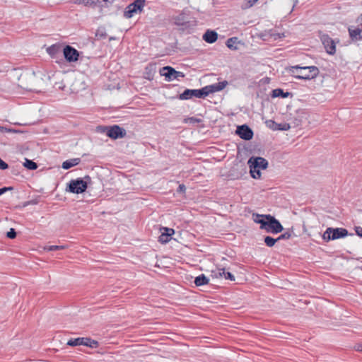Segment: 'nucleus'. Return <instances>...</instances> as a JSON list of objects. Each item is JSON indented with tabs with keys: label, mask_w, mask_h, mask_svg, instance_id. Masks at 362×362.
Returning <instances> with one entry per match:
<instances>
[{
	"label": "nucleus",
	"mask_w": 362,
	"mask_h": 362,
	"mask_svg": "<svg viewBox=\"0 0 362 362\" xmlns=\"http://www.w3.org/2000/svg\"><path fill=\"white\" fill-rule=\"evenodd\" d=\"M253 220L255 223L260 224V228L264 230L267 233L276 234L284 229L281 223L270 214H254Z\"/></svg>",
	"instance_id": "1"
},
{
	"label": "nucleus",
	"mask_w": 362,
	"mask_h": 362,
	"mask_svg": "<svg viewBox=\"0 0 362 362\" xmlns=\"http://www.w3.org/2000/svg\"><path fill=\"white\" fill-rule=\"evenodd\" d=\"M247 164L251 177L254 179H259L261 177L260 170H264L268 167V161L262 157L252 156L249 158Z\"/></svg>",
	"instance_id": "2"
},
{
	"label": "nucleus",
	"mask_w": 362,
	"mask_h": 362,
	"mask_svg": "<svg viewBox=\"0 0 362 362\" xmlns=\"http://www.w3.org/2000/svg\"><path fill=\"white\" fill-rule=\"evenodd\" d=\"M319 72L318 68L315 66L296 65V78L311 80L317 77Z\"/></svg>",
	"instance_id": "3"
},
{
	"label": "nucleus",
	"mask_w": 362,
	"mask_h": 362,
	"mask_svg": "<svg viewBox=\"0 0 362 362\" xmlns=\"http://www.w3.org/2000/svg\"><path fill=\"white\" fill-rule=\"evenodd\" d=\"M349 235H353V233L349 234L348 230L344 228H331L329 227L322 234V239L326 241L334 240L345 238Z\"/></svg>",
	"instance_id": "4"
},
{
	"label": "nucleus",
	"mask_w": 362,
	"mask_h": 362,
	"mask_svg": "<svg viewBox=\"0 0 362 362\" xmlns=\"http://www.w3.org/2000/svg\"><path fill=\"white\" fill-rule=\"evenodd\" d=\"M175 25L180 28L182 31L192 29L196 25L195 21H192L189 15L182 12L173 18Z\"/></svg>",
	"instance_id": "5"
},
{
	"label": "nucleus",
	"mask_w": 362,
	"mask_h": 362,
	"mask_svg": "<svg viewBox=\"0 0 362 362\" xmlns=\"http://www.w3.org/2000/svg\"><path fill=\"white\" fill-rule=\"evenodd\" d=\"M208 95L207 88L205 87L201 89H186L179 95L180 100H189L193 97L204 98Z\"/></svg>",
	"instance_id": "6"
},
{
	"label": "nucleus",
	"mask_w": 362,
	"mask_h": 362,
	"mask_svg": "<svg viewBox=\"0 0 362 362\" xmlns=\"http://www.w3.org/2000/svg\"><path fill=\"white\" fill-rule=\"evenodd\" d=\"M87 183L81 178L71 180L68 184V191L74 194L84 192L87 189Z\"/></svg>",
	"instance_id": "7"
},
{
	"label": "nucleus",
	"mask_w": 362,
	"mask_h": 362,
	"mask_svg": "<svg viewBox=\"0 0 362 362\" xmlns=\"http://www.w3.org/2000/svg\"><path fill=\"white\" fill-rule=\"evenodd\" d=\"M98 341L88 337H78L69 339L66 344L70 346H76L83 345L86 346L95 348L98 346Z\"/></svg>",
	"instance_id": "8"
},
{
	"label": "nucleus",
	"mask_w": 362,
	"mask_h": 362,
	"mask_svg": "<svg viewBox=\"0 0 362 362\" xmlns=\"http://www.w3.org/2000/svg\"><path fill=\"white\" fill-rule=\"evenodd\" d=\"M160 74L161 76H165L168 81L173 79H178L179 78H183L185 76V74L182 72L177 71L174 68L169 66L163 67L160 70Z\"/></svg>",
	"instance_id": "9"
},
{
	"label": "nucleus",
	"mask_w": 362,
	"mask_h": 362,
	"mask_svg": "<svg viewBox=\"0 0 362 362\" xmlns=\"http://www.w3.org/2000/svg\"><path fill=\"white\" fill-rule=\"evenodd\" d=\"M105 133L107 136L113 139L124 138L127 134L125 129L118 125L106 127Z\"/></svg>",
	"instance_id": "10"
},
{
	"label": "nucleus",
	"mask_w": 362,
	"mask_h": 362,
	"mask_svg": "<svg viewBox=\"0 0 362 362\" xmlns=\"http://www.w3.org/2000/svg\"><path fill=\"white\" fill-rule=\"evenodd\" d=\"M144 6V0H136L130 4L124 11V16L127 18H132L137 11H141Z\"/></svg>",
	"instance_id": "11"
},
{
	"label": "nucleus",
	"mask_w": 362,
	"mask_h": 362,
	"mask_svg": "<svg viewBox=\"0 0 362 362\" xmlns=\"http://www.w3.org/2000/svg\"><path fill=\"white\" fill-rule=\"evenodd\" d=\"M65 59L69 62H75L79 57V52L70 45H66L63 49Z\"/></svg>",
	"instance_id": "12"
},
{
	"label": "nucleus",
	"mask_w": 362,
	"mask_h": 362,
	"mask_svg": "<svg viewBox=\"0 0 362 362\" xmlns=\"http://www.w3.org/2000/svg\"><path fill=\"white\" fill-rule=\"evenodd\" d=\"M235 133L242 139L246 141L253 137V131L247 124L238 126Z\"/></svg>",
	"instance_id": "13"
},
{
	"label": "nucleus",
	"mask_w": 362,
	"mask_h": 362,
	"mask_svg": "<svg viewBox=\"0 0 362 362\" xmlns=\"http://www.w3.org/2000/svg\"><path fill=\"white\" fill-rule=\"evenodd\" d=\"M308 113L304 111H298L296 112V127L300 126V129L308 127Z\"/></svg>",
	"instance_id": "14"
},
{
	"label": "nucleus",
	"mask_w": 362,
	"mask_h": 362,
	"mask_svg": "<svg viewBox=\"0 0 362 362\" xmlns=\"http://www.w3.org/2000/svg\"><path fill=\"white\" fill-rule=\"evenodd\" d=\"M322 42L328 54H334L336 52L335 43L331 37L328 35H323Z\"/></svg>",
	"instance_id": "15"
},
{
	"label": "nucleus",
	"mask_w": 362,
	"mask_h": 362,
	"mask_svg": "<svg viewBox=\"0 0 362 362\" xmlns=\"http://www.w3.org/2000/svg\"><path fill=\"white\" fill-rule=\"evenodd\" d=\"M161 234L158 237V241L161 243H167L170 239L171 236L174 234L175 231L173 228L163 227L160 229Z\"/></svg>",
	"instance_id": "16"
},
{
	"label": "nucleus",
	"mask_w": 362,
	"mask_h": 362,
	"mask_svg": "<svg viewBox=\"0 0 362 362\" xmlns=\"http://www.w3.org/2000/svg\"><path fill=\"white\" fill-rule=\"evenodd\" d=\"M228 82L226 81H223L210 86H206V88H207L208 95L210 93L218 92L223 90V88H225Z\"/></svg>",
	"instance_id": "17"
},
{
	"label": "nucleus",
	"mask_w": 362,
	"mask_h": 362,
	"mask_svg": "<svg viewBox=\"0 0 362 362\" xmlns=\"http://www.w3.org/2000/svg\"><path fill=\"white\" fill-rule=\"evenodd\" d=\"M203 40L208 43H214L218 39V34L214 30H207L202 37Z\"/></svg>",
	"instance_id": "18"
},
{
	"label": "nucleus",
	"mask_w": 362,
	"mask_h": 362,
	"mask_svg": "<svg viewBox=\"0 0 362 362\" xmlns=\"http://www.w3.org/2000/svg\"><path fill=\"white\" fill-rule=\"evenodd\" d=\"M349 36L353 40H360L362 39V28H349Z\"/></svg>",
	"instance_id": "19"
},
{
	"label": "nucleus",
	"mask_w": 362,
	"mask_h": 362,
	"mask_svg": "<svg viewBox=\"0 0 362 362\" xmlns=\"http://www.w3.org/2000/svg\"><path fill=\"white\" fill-rule=\"evenodd\" d=\"M62 51V46L59 44H54L47 48V52L52 57L54 58Z\"/></svg>",
	"instance_id": "20"
},
{
	"label": "nucleus",
	"mask_w": 362,
	"mask_h": 362,
	"mask_svg": "<svg viewBox=\"0 0 362 362\" xmlns=\"http://www.w3.org/2000/svg\"><path fill=\"white\" fill-rule=\"evenodd\" d=\"M80 162L81 159L78 158L66 160L63 162L62 167L64 170H68L74 166L77 165Z\"/></svg>",
	"instance_id": "21"
},
{
	"label": "nucleus",
	"mask_w": 362,
	"mask_h": 362,
	"mask_svg": "<svg viewBox=\"0 0 362 362\" xmlns=\"http://www.w3.org/2000/svg\"><path fill=\"white\" fill-rule=\"evenodd\" d=\"M209 281V279L204 274H201L195 278L194 282L197 286H201L208 284Z\"/></svg>",
	"instance_id": "22"
},
{
	"label": "nucleus",
	"mask_w": 362,
	"mask_h": 362,
	"mask_svg": "<svg viewBox=\"0 0 362 362\" xmlns=\"http://www.w3.org/2000/svg\"><path fill=\"white\" fill-rule=\"evenodd\" d=\"M289 95H291V93L288 92H284L281 88H276L272 90V98H277V97H281L283 98L288 97Z\"/></svg>",
	"instance_id": "23"
},
{
	"label": "nucleus",
	"mask_w": 362,
	"mask_h": 362,
	"mask_svg": "<svg viewBox=\"0 0 362 362\" xmlns=\"http://www.w3.org/2000/svg\"><path fill=\"white\" fill-rule=\"evenodd\" d=\"M100 3V0H75V4H83L86 6H95Z\"/></svg>",
	"instance_id": "24"
},
{
	"label": "nucleus",
	"mask_w": 362,
	"mask_h": 362,
	"mask_svg": "<svg viewBox=\"0 0 362 362\" xmlns=\"http://www.w3.org/2000/svg\"><path fill=\"white\" fill-rule=\"evenodd\" d=\"M238 42H238V37H230L227 40L226 46L232 50H237L238 49L237 44Z\"/></svg>",
	"instance_id": "25"
},
{
	"label": "nucleus",
	"mask_w": 362,
	"mask_h": 362,
	"mask_svg": "<svg viewBox=\"0 0 362 362\" xmlns=\"http://www.w3.org/2000/svg\"><path fill=\"white\" fill-rule=\"evenodd\" d=\"M23 166L29 170H36L37 168V164L28 158L25 159V162L23 163Z\"/></svg>",
	"instance_id": "26"
},
{
	"label": "nucleus",
	"mask_w": 362,
	"mask_h": 362,
	"mask_svg": "<svg viewBox=\"0 0 362 362\" xmlns=\"http://www.w3.org/2000/svg\"><path fill=\"white\" fill-rule=\"evenodd\" d=\"M223 274H224V268H217L211 271V276L213 279L221 278L223 277Z\"/></svg>",
	"instance_id": "27"
},
{
	"label": "nucleus",
	"mask_w": 362,
	"mask_h": 362,
	"mask_svg": "<svg viewBox=\"0 0 362 362\" xmlns=\"http://www.w3.org/2000/svg\"><path fill=\"white\" fill-rule=\"evenodd\" d=\"M267 123H272L274 125L278 126V127L274 128V130H287L290 128V126L288 124H277L275 122L272 120H269L267 122Z\"/></svg>",
	"instance_id": "28"
},
{
	"label": "nucleus",
	"mask_w": 362,
	"mask_h": 362,
	"mask_svg": "<svg viewBox=\"0 0 362 362\" xmlns=\"http://www.w3.org/2000/svg\"><path fill=\"white\" fill-rule=\"evenodd\" d=\"M95 36L100 39H105L107 37L105 28H98V30H96Z\"/></svg>",
	"instance_id": "29"
},
{
	"label": "nucleus",
	"mask_w": 362,
	"mask_h": 362,
	"mask_svg": "<svg viewBox=\"0 0 362 362\" xmlns=\"http://www.w3.org/2000/svg\"><path fill=\"white\" fill-rule=\"evenodd\" d=\"M66 248V245H49L45 247V250L47 251H55L59 250H64Z\"/></svg>",
	"instance_id": "30"
},
{
	"label": "nucleus",
	"mask_w": 362,
	"mask_h": 362,
	"mask_svg": "<svg viewBox=\"0 0 362 362\" xmlns=\"http://www.w3.org/2000/svg\"><path fill=\"white\" fill-rule=\"evenodd\" d=\"M277 242V239H274L271 236L264 238V243L268 247H272Z\"/></svg>",
	"instance_id": "31"
},
{
	"label": "nucleus",
	"mask_w": 362,
	"mask_h": 362,
	"mask_svg": "<svg viewBox=\"0 0 362 362\" xmlns=\"http://www.w3.org/2000/svg\"><path fill=\"white\" fill-rule=\"evenodd\" d=\"M223 277H224L226 279H229L230 281H235V276L233 274H232L229 272H226L224 270V274H223Z\"/></svg>",
	"instance_id": "32"
},
{
	"label": "nucleus",
	"mask_w": 362,
	"mask_h": 362,
	"mask_svg": "<svg viewBox=\"0 0 362 362\" xmlns=\"http://www.w3.org/2000/svg\"><path fill=\"white\" fill-rule=\"evenodd\" d=\"M7 238L10 239H13L16 236V232L13 228H11L8 232H7L6 234Z\"/></svg>",
	"instance_id": "33"
},
{
	"label": "nucleus",
	"mask_w": 362,
	"mask_h": 362,
	"mask_svg": "<svg viewBox=\"0 0 362 362\" xmlns=\"http://www.w3.org/2000/svg\"><path fill=\"white\" fill-rule=\"evenodd\" d=\"M291 237V234L288 232L281 234L279 238H277V241L282 239H288Z\"/></svg>",
	"instance_id": "34"
},
{
	"label": "nucleus",
	"mask_w": 362,
	"mask_h": 362,
	"mask_svg": "<svg viewBox=\"0 0 362 362\" xmlns=\"http://www.w3.org/2000/svg\"><path fill=\"white\" fill-rule=\"evenodd\" d=\"M259 0H247V4L245 8H250L254 6Z\"/></svg>",
	"instance_id": "35"
},
{
	"label": "nucleus",
	"mask_w": 362,
	"mask_h": 362,
	"mask_svg": "<svg viewBox=\"0 0 362 362\" xmlns=\"http://www.w3.org/2000/svg\"><path fill=\"white\" fill-rule=\"evenodd\" d=\"M8 168V165L0 158V170H6Z\"/></svg>",
	"instance_id": "36"
},
{
	"label": "nucleus",
	"mask_w": 362,
	"mask_h": 362,
	"mask_svg": "<svg viewBox=\"0 0 362 362\" xmlns=\"http://www.w3.org/2000/svg\"><path fill=\"white\" fill-rule=\"evenodd\" d=\"M354 230H355V232H356V234L362 238V227L361 226H355L354 227Z\"/></svg>",
	"instance_id": "37"
},
{
	"label": "nucleus",
	"mask_w": 362,
	"mask_h": 362,
	"mask_svg": "<svg viewBox=\"0 0 362 362\" xmlns=\"http://www.w3.org/2000/svg\"><path fill=\"white\" fill-rule=\"evenodd\" d=\"M11 189H13V187H11L0 188V196L5 193L6 191Z\"/></svg>",
	"instance_id": "38"
},
{
	"label": "nucleus",
	"mask_w": 362,
	"mask_h": 362,
	"mask_svg": "<svg viewBox=\"0 0 362 362\" xmlns=\"http://www.w3.org/2000/svg\"><path fill=\"white\" fill-rule=\"evenodd\" d=\"M178 189H179V191L184 192V191H185L186 188L184 185H180Z\"/></svg>",
	"instance_id": "39"
},
{
	"label": "nucleus",
	"mask_w": 362,
	"mask_h": 362,
	"mask_svg": "<svg viewBox=\"0 0 362 362\" xmlns=\"http://www.w3.org/2000/svg\"><path fill=\"white\" fill-rule=\"evenodd\" d=\"M116 0H100V1H103L106 4H112L113 2H115Z\"/></svg>",
	"instance_id": "40"
},
{
	"label": "nucleus",
	"mask_w": 362,
	"mask_h": 362,
	"mask_svg": "<svg viewBox=\"0 0 362 362\" xmlns=\"http://www.w3.org/2000/svg\"><path fill=\"white\" fill-rule=\"evenodd\" d=\"M190 119H191V120H193V121H194V122H199L200 121V119H195V118H194V117L190 118Z\"/></svg>",
	"instance_id": "41"
},
{
	"label": "nucleus",
	"mask_w": 362,
	"mask_h": 362,
	"mask_svg": "<svg viewBox=\"0 0 362 362\" xmlns=\"http://www.w3.org/2000/svg\"><path fill=\"white\" fill-rule=\"evenodd\" d=\"M270 124H269V127H270V128H272V129H274V128H275V127H278V126L274 125V124H272V123H270Z\"/></svg>",
	"instance_id": "42"
},
{
	"label": "nucleus",
	"mask_w": 362,
	"mask_h": 362,
	"mask_svg": "<svg viewBox=\"0 0 362 362\" xmlns=\"http://www.w3.org/2000/svg\"><path fill=\"white\" fill-rule=\"evenodd\" d=\"M357 350L362 351V345H358V348H357Z\"/></svg>",
	"instance_id": "43"
},
{
	"label": "nucleus",
	"mask_w": 362,
	"mask_h": 362,
	"mask_svg": "<svg viewBox=\"0 0 362 362\" xmlns=\"http://www.w3.org/2000/svg\"><path fill=\"white\" fill-rule=\"evenodd\" d=\"M294 11V4L292 6L291 11Z\"/></svg>",
	"instance_id": "44"
},
{
	"label": "nucleus",
	"mask_w": 362,
	"mask_h": 362,
	"mask_svg": "<svg viewBox=\"0 0 362 362\" xmlns=\"http://www.w3.org/2000/svg\"><path fill=\"white\" fill-rule=\"evenodd\" d=\"M145 1H146V0H144V5H145Z\"/></svg>",
	"instance_id": "45"
}]
</instances>
